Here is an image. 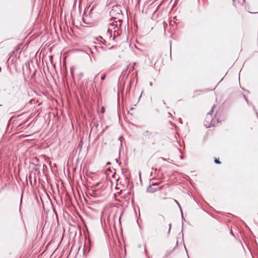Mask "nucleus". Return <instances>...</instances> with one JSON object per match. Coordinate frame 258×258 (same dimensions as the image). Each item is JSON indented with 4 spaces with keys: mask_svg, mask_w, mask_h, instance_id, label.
<instances>
[{
    "mask_svg": "<svg viewBox=\"0 0 258 258\" xmlns=\"http://www.w3.org/2000/svg\"><path fill=\"white\" fill-rule=\"evenodd\" d=\"M121 10V6L119 5L113 6L111 10L109 12L110 16L112 17L111 18V21H113V22H118V25H121L122 20V14Z\"/></svg>",
    "mask_w": 258,
    "mask_h": 258,
    "instance_id": "1",
    "label": "nucleus"
},
{
    "mask_svg": "<svg viewBox=\"0 0 258 258\" xmlns=\"http://www.w3.org/2000/svg\"><path fill=\"white\" fill-rule=\"evenodd\" d=\"M110 27H108L107 32L109 38L112 37V40H114L116 37L119 36L121 34V31L119 30L121 25H119L118 22H112L109 24Z\"/></svg>",
    "mask_w": 258,
    "mask_h": 258,
    "instance_id": "2",
    "label": "nucleus"
},
{
    "mask_svg": "<svg viewBox=\"0 0 258 258\" xmlns=\"http://www.w3.org/2000/svg\"><path fill=\"white\" fill-rule=\"evenodd\" d=\"M143 135L148 139H152L153 137V133L148 130L144 131Z\"/></svg>",
    "mask_w": 258,
    "mask_h": 258,
    "instance_id": "3",
    "label": "nucleus"
},
{
    "mask_svg": "<svg viewBox=\"0 0 258 258\" xmlns=\"http://www.w3.org/2000/svg\"><path fill=\"white\" fill-rule=\"evenodd\" d=\"M214 108H215V106L214 105L212 106L211 111L207 113V116H206V121H207L208 120H211V115L213 114Z\"/></svg>",
    "mask_w": 258,
    "mask_h": 258,
    "instance_id": "4",
    "label": "nucleus"
},
{
    "mask_svg": "<svg viewBox=\"0 0 258 258\" xmlns=\"http://www.w3.org/2000/svg\"><path fill=\"white\" fill-rule=\"evenodd\" d=\"M157 188H155L154 187H152L151 185H150L147 189V192H149L150 193H154L157 191Z\"/></svg>",
    "mask_w": 258,
    "mask_h": 258,
    "instance_id": "5",
    "label": "nucleus"
},
{
    "mask_svg": "<svg viewBox=\"0 0 258 258\" xmlns=\"http://www.w3.org/2000/svg\"><path fill=\"white\" fill-rule=\"evenodd\" d=\"M21 45H22L20 44V45L16 46L15 47V49L12 52V55L14 54L16 52H17L18 51H19L20 49Z\"/></svg>",
    "mask_w": 258,
    "mask_h": 258,
    "instance_id": "6",
    "label": "nucleus"
},
{
    "mask_svg": "<svg viewBox=\"0 0 258 258\" xmlns=\"http://www.w3.org/2000/svg\"><path fill=\"white\" fill-rule=\"evenodd\" d=\"M86 53L89 55V57H90V61L92 62V58H91V57L90 56V55L89 54V53H93V51L92 50V49H91L90 48H88L86 50Z\"/></svg>",
    "mask_w": 258,
    "mask_h": 258,
    "instance_id": "7",
    "label": "nucleus"
},
{
    "mask_svg": "<svg viewBox=\"0 0 258 258\" xmlns=\"http://www.w3.org/2000/svg\"><path fill=\"white\" fill-rule=\"evenodd\" d=\"M214 125H215V123H214V119H213L211 120V123H210V125H209L208 126H207V127H210L211 126H214Z\"/></svg>",
    "mask_w": 258,
    "mask_h": 258,
    "instance_id": "8",
    "label": "nucleus"
},
{
    "mask_svg": "<svg viewBox=\"0 0 258 258\" xmlns=\"http://www.w3.org/2000/svg\"><path fill=\"white\" fill-rule=\"evenodd\" d=\"M123 139V138L122 136H120L118 138V140H119L120 142V147L122 146V139Z\"/></svg>",
    "mask_w": 258,
    "mask_h": 258,
    "instance_id": "9",
    "label": "nucleus"
},
{
    "mask_svg": "<svg viewBox=\"0 0 258 258\" xmlns=\"http://www.w3.org/2000/svg\"><path fill=\"white\" fill-rule=\"evenodd\" d=\"M215 163L216 164H220L221 163L219 160L218 159H216V158H215Z\"/></svg>",
    "mask_w": 258,
    "mask_h": 258,
    "instance_id": "10",
    "label": "nucleus"
},
{
    "mask_svg": "<svg viewBox=\"0 0 258 258\" xmlns=\"http://www.w3.org/2000/svg\"><path fill=\"white\" fill-rule=\"evenodd\" d=\"M105 77H106V75L105 74H103L101 76V79L102 80H104L105 79Z\"/></svg>",
    "mask_w": 258,
    "mask_h": 258,
    "instance_id": "11",
    "label": "nucleus"
},
{
    "mask_svg": "<svg viewBox=\"0 0 258 258\" xmlns=\"http://www.w3.org/2000/svg\"><path fill=\"white\" fill-rule=\"evenodd\" d=\"M178 207L179 208V209L180 210V211L181 212V215H182L183 212H182V210L181 206L179 205L178 206Z\"/></svg>",
    "mask_w": 258,
    "mask_h": 258,
    "instance_id": "12",
    "label": "nucleus"
},
{
    "mask_svg": "<svg viewBox=\"0 0 258 258\" xmlns=\"http://www.w3.org/2000/svg\"><path fill=\"white\" fill-rule=\"evenodd\" d=\"M105 112V108L104 107H102L101 108V112L102 113H104Z\"/></svg>",
    "mask_w": 258,
    "mask_h": 258,
    "instance_id": "13",
    "label": "nucleus"
},
{
    "mask_svg": "<svg viewBox=\"0 0 258 258\" xmlns=\"http://www.w3.org/2000/svg\"><path fill=\"white\" fill-rule=\"evenodd\" d=\"M181 217H182V223H183V221H185V219H184V217H183V214H182V215H181Z\"/></svg>",
    "mask_w": 258,
    "mask_h": 258,
    "instance_id": "14",
    "label": "nucleus"
},
{
    "mask_svg": "<svg viewBox=\"0 0 258 258\" xmlns=\"http://www.w3.org/2000/svg\"><path fill=\"white\" fill-rule=\"evenodd\" d=\"M244 98L245 100H246V101L247 102V103H249L248 100L244 95Z\"/></svg>",
    "mask_w": 258,
    "mask_h": 258,
    "instance_id": "15",
    "label": "nucleus"
},
{
    "mask_svg": "<svg viewBox=\"0 0 258 258\" xmlns=\"http://www.w3.org/2000/svg\"><path fill=\"white\" fill-rule=\"evenodd\" d=\"M174 202H175V203H176V204H177V206H178V205H180V204H179V203H178V202L177 200H174Z\"/></svg>",
    "mask_w": 258,
    "mask_h": 258,
    "instance_id": "16",
    "label": "nucleus"
},
{
    "mask_svg": "<svg viewBox=\"0 0 258 258\" xmlns=\"http://www.w3.org/2000/svg\"><path fill=\"white\" fill-rule=\"evenodd\" d=\"M158 183H153L152 184L151 186L152 185H153V186H156V185H158Z\"/></svg>",
    "mask_w": 258,
    "mask_h": 258,
    "instance_id": "17",
    "label": "nucleus"
},
{
    "mask_svg": "<svg viewBox=\"0 0 258 258\" xmlns=\"http://www.w3.org/2000/svg\"><path fill=\"white\" fill-rule=\"evenodd\" d=\"M84 14H85V13H84ZM83 21L84 22V23H87L85 22V18H84V15H83Z\"/></svg>",
    "mask_w": 258,
    "mask_h": 258,
    "instance_id": "18",
    "label": "nucleus"
},
{
    "mask_svg": "<svg viewBox=\"0 0 258 258\" xmlns=\"http://www.w3.org/2000/svg\"><path fill=\"white\" fill-rule=\"evenodd\" d=\"M91 53L92 56L93 58H94V59L95 60V56L94 55V52H93V53Z\"/></svg>",
    "mask_w": 258,
    "mask_h": 258,
    "instance_id": "19",
    "label": "nucleus"
},
{
    "mask_svg": "<svg viewBox=\"0 0 258 258\" xmlns=\"http://www.w3.org/2000/svg\"><path fill=\"white\" fill-rule=\"evenodd\" d=\"M169 231H168V232L169 233L170 232V229H171V224H170L169 225Z\"/></svg>",
    "mask_w": 258,
    "mask_h": 258,
    "instance_id": "20",
    "label": "nucleus"
},
{
    "mask_svg": "<svg viewBox=\"0 0 258 258\" xmlns=\"http://www.w3.org/2000/svg\"><path fill=\"white\" fill-rule=\"evenodd\" d=\"M107 128V126H106V128H105L104 130H103L101 132V134H102V133H103L105 132V130H106Z\"/></svg>",
    "mask_w": 258,
    "mask_h": 258,
    "instance_id": "21",
    "label": "nucleus"
},
{
    "mask_svg": "<svg viewBox=\"0 0 258 258\" xmlns=\"http://www.w3.org/2000/svg\"><path fill=\"white\" fill-rule=\"evenodd\" d=\"M38 165H36L35 168H34L35 170H37V166H38Z\"/></svg>",
    "mask_w": 258,
    "mask_h": 258,
    "instance_id": "22",
    "label": "nucleus"
},
{
    "mask_svg": "<svg viewBox=\"0 0 258 258\" xmlns=\"http://www.w3.org/2000/svg\"><path fill=\"white\" fill-rule=\"evenodd\" d=\"M162 188H163V186H160V187H159L158 190H161V189H162Z\"/></svg>",
    "mask_w": 258,
    "mask_h": 258,
    "instance_id": "23",
    "label": "nucleus"
},
{
    "mask_svg": "<svg viewBox=\"0 0 258 258\" xmlns=\"http://www.w3.org/2000/svg\"><path fill=\"white\" fill-rule=\"evenodd\" d=\"M149 84H150V86H152L153 85V83L152 82H150Z\"/></svg>",
    "mask_w": 258,
    "mask_h": 258,
    "instance_id": "24",
    "label": "nucleus"
},
{
    "mask_svg": "<svg viewBox=\"0 0 258 258\" xmlns=\"http://www.w3.org/2000/svg\"><path fill=\"white\" fill-rule=\"evenodd\" d=\"M22 197H23V195L21 196L20 205H21V203H22Z\"/></svg>",
    "mask_w": 258,
    "mask_h": 258,
    "instance_id": "25",
    "label": "nucleus"
},
{
    "mask_svg": "<svg viewBox=\"0 0 258 258\" xmlns=\"http://www.w3.org/2000/svg\"><path fill=\"white\" fill-rule=\"evenodd\" d=\"M43 169L45 167L46 168V166L45 165V164H43Z\"/></svg>",
    "mask_w": 258,
    "mask_h": 258,
    "instance_id": "26",
    "label": "nucleus"
},
{
    "mask_svg": "<svg viewBox=\"0 0 258 258\" xmlns=\"http://www.w3.org/2000/svg\"><path fill=\"white\" fill-rule=\"evenodd\" d=\"M162 160H164V161H166V159H165V158H162Z\"/></svg>",
    "mask_w": 258,
    "mask_h": 258,
    "instance_id": "27",
    "label": "nucleus"
},
{
    "mask_svg": "<svg viewBox=\"0 0 258 258\" xmlns=\"http://www.w3.org/2000/svg\"><path fill=\"white\" fill-rule=\"evenodd\" d=\"M110 164H111V163H110V162H108L107 163V165H110Z\"/></svg>",
    "mask_w": 258,
    "mask_h": 258,
    "instance_id": "28",
    "label": "nucleus"
},
{
    "mask_svg": "<svg viewBox=\"0 0 258 258\" xmlns=\"http://www.w3.org/2000/svg\"><path fill=\"white\" fill-rule=\"evenodd\" d=\"M230 233H231V234H232V235H233V231H232V230H231V231Z\"/></svg>",
    "mask_w": 258,
    "mask_h": 258,
    "instance_id": "29",
    "label": "nucleus"
},
{
    "mask_svg": "<svg viewBox=\"0 0 258 258\" xmlns=\"http://www.w3.org/2000/svg\"><path fill=\"white\" fill-rule=\"evenodd\" d=\"M154 170H155V172L157 171V168L154 169Z\"/></svg>",
    "mask_w": 258,
    "mask_h": 258,
    "instance_id": "30",
    "label": "nucleus"
},
{
    "mask_svg": "<svg viewBox=\"0 0 258 258\" xmlns=\"http://www.w3.org/2000/svg\"><path fill=\"white\" fill-rule=\"evenodd\" d=\"M2 71V68L0 67V73Z\"/></svg>",
    "mask_w": 258,
    "mask_h": 258,
    "instance_id": "31",
    "label": "nucleus"
},
{
    "mask_svg": "<svg viewBox=\"0 0 258 258\" xmlns=\"http://www.w3.org/2000/svg\"><path fill=\"white\" fill-rule=\"evenodd\" d=\"M98 184H99V183H97L96 184V185H98Z\"/></svg>",
    "mask_w": 258,
    "mask_h": 258,
    "instance_id": "32",
    "label": "nucleus"
},
{
    "mask_svg": "<svg viewBox=\"0 0 258 258\" xmlns=\"http://www.w3.org/2000/svg\"><path fill=\"white\" fill-rule=\"evenodd\" d=\"M98 124H97L96 125V127H97V126H98Z\"/></svg>",
    "mask_w": 258,
    "mask_h": 258,
    "instance_id": "33",
    "label": "nucleus"
},
{
    "mask_svg": "<svg viewBox=\"0 0 258 258\" xmlns=\"http://www.w3.org/2000/svg\"><path fill=\"white\" fill-rule=\"evenodd\" d=\"M92 9H93V8L92 9H91V10L90 12H91L92 10Z\"/></svg>",
    "mask_w": 258,
    "mask_h": 258,
    "instance_id": "34",
    "label": "nucleus"
},
{
    "mask_svg": "<svg viewBox=\"0 0 258 258\" xmlns=\"http://www.w3.org/2000/svg\"><path fill=\"white\" fill-rule=\"evenodd\" d=\"M243 2H244V1H245V0H243Z\"/></svg>",
    "mask_w": 258,
    "mask_h": 258,
    "instance_id": "35",
    "label": "nucleus"
}]
</instances>
